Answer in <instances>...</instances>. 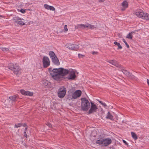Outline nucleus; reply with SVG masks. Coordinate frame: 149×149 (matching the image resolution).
Wrapping results in <instances>:
<instances>
[{
    "label": "nucleus",
    "instance_id": "c9c22d12",
    "mask_svg": "<svg viewBox=\"0 0 149 149\" xmlns=\"http://www.w3.org/2000/svg\"><path fill=\"white\" fill-rule=\"evenodd\" d=\"M64 32H66L68 31V29L67 28V26L66 25H65L64 26Z\"/></svg>",
    "mask_w": 149,
    "mask_h": 149
},
{
    "label": "nucleus",
    "instance_id": "2eb2a0df",
    "mask_svg": "<svg viewBox=\"0 0 149 149\" xmlns=\"http://www.w3.org/2000/svg\"><path fill=\"white\" fill-rule=\"evenodd\" d=\"M108 62L110 64L116 66L117 67L119 66V64L118 63L117 61L115 60H110Z\"/></svg>",
    "mask_w": 149,
    "mask_h": 149
},
{
    "label": "nucleus",
    "instance_id": "7c9ffc66",
    "mask_svg": "<svg viewBox=\"0 0 149 149\" xmlns=\"http://www.w3.org/2000/svg\"><path fill=\"white\" fill-rule=\"evenodd\" d=\"M22 126V124L21 123H18L17 124H15V127L18 128L19 127H20Z\"/></svg>",
    "mask_w": 149,
    "mask_h": 149
},
{
    "label": "nucleus",
    "instance_id": "cd10ccee",
    "mask_svg": "<svg viewBox=\"0 0 149 149\" xmlns=\"http://www.w3.org/2000/svg\"><path fill=\"white\" fill-rule=\"evenodd\" d=\"M80 24V29H84L86 28L87 24Z\"/></svg>",
    "mask_w": 149,
    "mask_h": 149
},
{
    "label": "nucleus",
    "instance_id": "09e8293b",
    "mask_svg": "<svg viewBox=\"0 0 149 149\" xmlns=\"http://www.w3.org/2000/svg\"><path fill=\"white\" fill-rule=\"evenodd\" d=\"M105 0H98L99 2H104Z\"/></svg>",
    "mask_w": 149,
    "mask_h": 149
},
{
    "label": "nucleus",
    "instance_id": "de8ad7c7",
    "mask_svg": "<svg viewBox=\"0 0 149 149\" xmlns=\"http://www.w3.org/2000/svg\"><path fill=\"white\" fill-rule=\"evenodd\" d=\"M28 129V127H26L25 128V129H24V132H26L27 129Z\"/></svg>",
    "mask_w": 149,
    "mask_h": 149
},
{
    "label": "nucleus",
    "instance_id": "6ab92c4d",
    "mask_svg": "<svg viewBox=\"0 0 149 149\" xmlns=\"http://www.w3.org/2000/svg\"><path fill=\"white\" fill-rule=\"evenodd\" d=\"M56 58V59L53 60H52V61L55 65H60V62L59 60L57 58Z\"/></svg>",
    "mask_w": 149,
    "mask_h": 149
},
{
    "label": "nucleus",
    "instance_id": "c03bdc74",
    "mask_svg": "<svg viewBox=\"0 0 149 149\" xmlns=\"http://www.w3.org/2000/svg\"><path fill=\"white\" fill-rule=\"evenodd\" d=\"M53 69H52V68H49L48 70H49V71L50 73V72H52V70Z\"/></svg>",
    "mask_w": 149,
    "mask_h": 149
},
{
    "label": "nucleus",
    "instance_id": "ea45409f",
    "mask_svg": "<svg viewBox=\"0 0 149 149\" xmlns=\"http://www.w3.org/2000/svg\"><path fill=\"white\" fill-rule=\"evenodd\" d=\"M123 142L126 145H128V143H127L125 141V140H123Z\"/></svg>",
    "mask_w": 149,
    "mask_h": 149
},
{
    "label": "nucleus",
    "instance_id": "c756f323",
    "mask_svg": "<svg viewBox=\"0 0 149 149\" xmlns=\"http://www.w3.org/2000/svg\"><path fill=\"white\" fill-rule=\"evenodd\" d=\"M129 76L128 77L132 79H134L135 78V76L134 75H133L132 73H129Z\"/></svg>",
    "mask_w": 149,
    "mask_h": 149
},
{
    "label": "nucleus",
    "instance_id": "0eeeda50",
    "mask_svg": "<svg viewBox=\"0 0 149 149\" xmlns=\"http://www.w3.org/2000/svg\"><path fill=\"white\" fill-rule=\"evenodd\" d=\"M42 63L43 67L47 68L50 65V61L49 58L46 56H44L42 59Z\"/></svg>",
    "mask_w": 149,
    "mask_h": 149
},
{
    "label": "nucleus",
    "instance_id": "3c124183",
    "mask_svg": "<svg viewBox=\"0 0 149 149\" xmlns=\"http://www.w3.org/2000/svg\"><path fill=\"white\" fill-rule=\"evenodd\" d=\"M99 102L101 104H102V103L103 102H102L101 101H99Z\"/></svg>",
    "mask_w": 149,
    "mask_h": 149
},
{
    "label": "nucleus",
    "instance_id": "f03ea898",
    "mask_svg": "<svg viewBox=\"0 0 149 149\" xmlns=\"http://www.w3.org/2000/svg\"><path fill=\"white\" fill-rule=\"evenodd\" d=\"M8 68L16 75H19L21 73L20 68L17 64L10 63L8 65Z\"/></svg>",
    "mask_w": 149,
    "mask_h": 149
},
{
    "label": "nucleus",
    "instance_id": "603ef678",
    "mask_svg": "<svg viewBox=\"0 0 149 149\" xmlns=\"http://www.w3.org/2000/svg\"><path fill=\"white\" fill-rule=\"evenodd\" d=\"M3 17L2 16L0 15V17Z\"/></svg>",
    "mask_w": 149,
    "mask_h": 149
},
{
    "label": "nucleus",
    "instance_id": "dca6fc26",
    "mask_svg": "<svg viewBox=\"0 0 149 149\" xmlns=\"http://www.w3.org/2000/svg\"><path fill=\"white\" fill-rule=\"evenodd\" d=\"M141 18L146 20H149V14L144 12Z\"/></svg>",
    "mask_w": 149,
    "mask_h": 149
},
{
    "label": "nucleus",
    "instance_id": "39448f33",
    "mask_svg": "<svg viewBox=\"0 0 149 149\" xmlns=\"http://www.w3.org/2000/svg\"><path fill=\"white\" fill-rule=\"evenodd\" d=\"M65 46L71 50L77 51L79 48V46L75 44L67 43Z\"/></svg>",
    "mask_w": 149,
    "mask_h": 149
},
{
    "label": "nucleus",
    "instance_id": "a878e982",
    "mask_svg": "<svg viewBox=\"0 0 149 149\" xmlns=\"http://www.w3.org/2000/svg\"><path fill=\"white\" fill-rule=\"evenodd\" d=\"M122 72L124 74L126 75L128 77L129 76V74L130 72H129L125 70L124 69H122Z\"/></svg>",
    "mask_w": 149,
    "mask_h": 149
},
{
    "label": "nucleus",
    "instance_id": "49530a36",
    "mask_svg": "<svg viewBox=\"0 0 149 149\" xmlns=\"http://www.w3.org/2000/svg\"><path fill=\"white\" fill-rule=\"evenodd\" d=\"M22 125L24 127H28V126L26 123L22 124Z\"/></svg>",
    "mask_w": 149,
    "mask_h": 149
},
{
    "label": "nucleus",
    "instance_id": "2f4dec72",
    "mask_svg": "<svg viewBox=\"0 0 149 149\" xmlns=\"http://www.w3.org/2000/svg\"><path fill=\"white\" fill-rule=\"evenodd\" d=\"M122 41L125 43L127 47V48H129V46L127 44V42L124 39H122Z\"/></svg>",
    "mask_w": 149,
    "mask_h": 149
},
{
    "label": "nucleus",
    "instance_id": "b1692460",
    "mask_svg": "<svg viewBox=\"0 0 149 149\" xmlns=\"http://www.w3.org/2000/svg\"><path fill=\"white\" fill-rule=\"evenodd\" d=\"M114 44L117 45L118 47V48L117 49H121L122 48V47L120 45V44L118 42H117L115 41L114 42Z\"/></svg>",
    "mask_w": 149,
    "mask_h": 149
},
{
    "label": "nucleus",
    "instance_id": "6e6552de",
    "mask_svg": "<svg viewBox=\"0 0 149 149\" xmlns=\"http://www.w3.org/2000/svg\"><path fill=\"white\" fill-rule=\"evenodd\" d=\"M91 107L88 112V114H91L94 112H95L97 111L98 108L97 106L93 103L91 102Z\"/></svg>",
    "mask_w": 149,
    "mask_h": 149
},
{
    "label": "nucleus",
    "instance_id": "a19ab883",
    "mask_svg": "<svg viewBox=\"0 0 149 149\" xmlns=\"http://www.w3.org/2000/svg\"><path fill=\"white\" fill-rule=\"evenodd\" d=\"M78 57H79V58H80V57H83V56H84L82 55V54H78Z\"/></svg>",
    "mask_w": 149,
    "mask_h": 149
},
{
    "label": "nucleus",
    "instance_id": "bb28decb",
    "mask_svg": "<svg viewBox=\"0 0 149 149\" xmlns=\"http://www.w3.org/2000/svg\"><path fill=\"white\" fill-rule=\"evenodd\" d=\"M48 81L46 79H44L42 81L43 84L45 86H47V85L48 84Z\"/></svg>",
    "mask_w": 149,
    "mask_h": 149
},
{
    "label": "nucleus",
    "instance_id": "9b49d317",
    "mask_svg": "<svg viewBox=\"0 0 149 149\" xmlns=\"http://www.w3.org/2000/svg\"><path fill=\"white\" fill-rule=\"evenodd\" d=\"M112 142L111 139L109 138L103 139V145L107 146L110 144Z\"/></svg>",
    "mask_w": 149,
    "mask_h": 149
},
{
    "label": "nucleus",
    "instance_id": "9d476101",
    "mask_svg": "<svg viewBox=\"0 0 149 149\" xmlns=\"http://www.w3.org/2000/svg\"><path fill=\"white\" fill-rule=\"evenodd\" d=\"M144 12L142 10L138 9L134 12V14L138 17L141 18Z\"/></svg>",
    "mask_w": 149,
    "mask_h": 149
},
{
    "label": "nucleus",
    "instance_id": "f704fd0d",
    "mask_svg": "<svg viewBox=\"0 0 149 149\" xmlns=\"http://www.w3.org/2000/svg\"><path fill=\"white\" fill-rule=\"evenodd\" d=\"M75 29H80V24H78L77 25H76L75 26Z\"/></svg>",
    "mask_w": 149,
    "mask_h": 149
},
{
    "label": "nucleus",
    "instance_id": "aec40b11",
    "mask_svg": "<svg viewBox=\"0 0 149 149\" xmlns=\"http://www.w3.org/2000/svg\"><path fill=\"white\" fill-rule=\"evenodd\" d=\"M133 32H132L129 33L126 36V38H127L130 39H132L133 38V36L132 35V33H133Z\"/></svg>",
    "mask_w": 149,
    "mask_h": 149
},
{
    "label": "nucleus",
    "instance_id": "473e14b6",
    "mask_svg": "<svg viewBox=\"0 0 149 149\" xmlns=\"http://www.w3.org/2000/svg\"><path fill=\"white\" fill-rule=\"evenodd\" d=\"M44 8L46 9L49 10V6H50L48 5L47 4H45L44 5Z\"/></svg>",
    "mask_w": 149,
    "mask_h": 149
},
{
    "label": "nucleus",
    "instance_id": "e433bc0d",
    "mask_svg": "<svg viewBox=\"0 0 149 149\" xmlns=\"http://www.w3.org/2000/svg\"><path fill=\"white\" fill-rule=\"evenodd\" d=\"M20 11L22 13H24L26 12V10L24 9H21Z\"/></svg>",
    "mask_w": 149,
    "mask_h": 149
},
{
    "label": "nucleus",
    "instance_id": "f257e3e1",
    "mask_svg": "<svg viewBox=\"0 0 149 149\" xmlns=\"http://www.w3.org/2000/svg\"><path fill=\"white\" fill-rule=\"evenodd\" d=\"M68 70L62 68H54L52 70V72H50V75L54 79L60 82L62 77L68 74Z\"/></svg>",
    "mask_w": 149,
    "mask_h": 149
},
{
    "label": "nucleus",
    "instance_id": "79ce46f5",
    "mask_svg": "<svg viewBox=\"0 0 149 149\" xmlns=\"http://www.w3.org/2000/svg\"><path fill=\"white\" fill-rule=\"evenodd\" d=\"M47 125L50 127H51L52 126L51 123H47Z\"/></svg>",
    "mask_w": 149,
    "mask_h": 149
},
{
    "label": "nucleus",
    "instance_id": "4c0bfd02",
    "mask_svg": "<svg viewBox=\"0 0 149 149\" xmlns=\"http://www.w3.org/2000/svg\"><path fill=\"white\" fill-rule=\"evenodd\" d=\"M102 105H103L104 107H107V105L106 103L104 102H103L101 104Z\"/></svg>",
    "mask_w": 149,
    "mask_h": 149
},
{
    "label": "nucleus",
    "instance_id": "4468645a",
    "mask_svg": "<svg viewBox=\"0 0 149 149\" xmlns=\"http://www.w3.org/2000/svg\"><path fill=\"white\" fill-rule=\"evenodd\" d=\"M122 6L123 8H122L121 10L123 11L125 10V9L128 6V3L126 1H124L122 3Z\"/></svg>",
    "mask_w": 149,
    "mask_h": 149
},
{
    "label": "nucleus",
    "instance_id": "5701e85b",
    "mask_svg": "<svg viewBox=\"0 0 149 149\" xmlns=\"http://www.w3.org/2000/svg\"><path fill=\"white\" fill-rule=\"evenodd\" d=\"M49 54L51 58L54 56L55 57L56 56L54 53L53 51H51L49 52Z\"/></svg>",
    "mask_w": 149,
    "mask_h": 149
},
{
    "label": "nucleus",
    "instance_id": "ddd939ff",
    "mask_svg": "<svg viewBox=\"0 0 149 149\" xmlns=\"http://www.w3.org/2000/svg\"><path fill=\"white\" fill-rule=\"evenodd\" d=\"M76 77V75L75 73L74 72H73L70 73L67 78L69 80H74Z\"/></svg>",
    "mask_w": 149,
    "mask_h": 149
},
{
    "label": "nucleus",
    "instance_id": "1a4fd4ad",
    "mask_svg": "<svg viewBox=\"0 0 149 149\" xmlns=\"http://www.w3.org/2000/svg\"><path fill=\"white\" fill-rule=\"evenodd\" d=\"M81 91L79 90H77L72 93V98L71 100L72 99H75L77 98L80 97L81 94Z\"/></svg>",
    "mask_w": 149,
    "mask_h": 149
},
{
    "label": "nucleus",
    "instance_id": "393cba45",
    "mask_svg": "<svg viewBox=\"0 0 149 149\" xmlns=\"http://www.w3.org/2000/svg\"><path fill=\"white\" fill-rule=\"evenodd\" d=\"M96 143L97 144L99 145H103V139H100L97 140L96 141Z\"/></svg>",
    "mask_w": 149,
    "mask_h": 149
},
{
    "label": "nucleus",
    "instance_id": "a18cd8bd",
    "mask_svg": "<svg viewBox=\"0 0 149 149\" xmlns=\"http://www.w3.org/2000/svg\"><path fill=\"white\" fill-rule=\"evenodd\" d=\"M56 58H57V56H55H55H54V57H52V58H51V59H52V60H54V59H56Z\"/></svg>",
    "mask_w": 149,
    "mask_h": 149
},
{
    "label": "nucleus",
    "instance_id": "f3484780",
    "mask_svg": "<svg viewBox=\"0 0 149 149\" xmlns=\"http://www.w3.org/2000/svg\"><path fill=\"white\" fill-rule=\"evenodd\" d=\"M9 98L12 101H15L18 98V96L17 95H14L9 97Z\"/></svg>",
    "mask_w": 149,
    "mask_h": 149
},
{
    "label": "nucleus",
    "instance_id": "4be33fe9",
    "mask_svg": "<svg viewBox=\"0 0 149 149\" xmlns=\"http://www.w3.org/2000/svg\"><path fill=\"white\" fill-rule=\"evenodd\" d=\"M131 134L132 136V137L135 140H137L138 139V137L135 133L134 132H131Z\"/></svg>",
    "mask_w": 149,
    "mask_h": 149
},
{
    "label": "nucleus",
    "instance_id": "c85d7f7f",
    "mask_svg": "<svg viewBox=\"0 0 149 149\" xmlns=\"http://www.w3.org/2000/svg\"><path fill=\"white\" fill-rule=\"evenodd\" d=\"M4 52H6L9 50V49L8 48L1 47L0 48Z\"/></svg>",
    "mask_w": 149,
    "mask_h": 149
},
{
    "label": "nucleus",
    "instance_id": "72a5a7b5",
    "mask_svg": "<svg viewBox=\"0 0 149 149\" xmlns=\"http://www.w3.org/2000/svg\"><path fill=\"white\" fill-rule=\"evenodd\" d=\"M49 10H51L54 11L55 10V8L53 6H49Z\"/></svg>",
    "mask_w": 149,
    "mask_h": 149
},
{
    "label": "nucleus",
    "instance_id": "7ed1b4c3",
    "mask_svg": "<svg viewBox=\"0 0 149 149\" xmlns=\"http://www.w3.org/2000/svg\"><path fill=\"white\" fill-rule=\"evenodd\" d=\"M81 100V109L83 111H86L90 107L91 105L89 102L85 97H82Z\"/></svg>",
    "mask_w": 149,
    "mask_h": 149
},
{
    "label": "nucleus",
    "instance_id": "20e7f679",
    "mask_svg": "<svg viewBox=\"0 0 149 149\" xmlns=\"http://www.w3.org/2000/svg\"><path fill=\"white\" fill-rule=\"evenodd\" d=\"M66 93V88L64 87L60 88L58 91V96L61 98H63L65 96Z\"/></svg>",
    "mask_w": 149,
    "mask_h": 149
},
{
    "label": "nucleus",
    "instance_id": "58836bf2",
    "mask_svg": "<svg viewBox=\"0 0 149 149\" xmlns=\"http://www.w3.org/2000/svg\"><path fill=\"white\" fill-rule=\"evenodd\" d=\"M24 136L27 138H28V136L26 134V132H24Z\"/></svg>",
    "mask_w": 149,
    "mask_h": 149
},
{
    "label": "nucleus",
    "instance_id": "a211bd4d",
    "mask_svg": "<svg viewBox=\"0 0 149 149\" xmlns=\"http://www.w3.org/2000/svg\"><path fill=\"white\" fill-rule=\"evenodd\" d=\"M106 118L107 119H109L111 120H113V116L109 112L107 113Z\"/></svg>",
    "mask_w": 149,
    "mask_h": 149
},
{
    "label": "nucleus",
    "instance_id": "f8f14e48",
    "mask_svg": "<svg viewBox=\"0 0 149 149\" xmlns=\"http://www.w3.org/2000/svg\"><path fill=\"white\" fill-rule=\"evenodd\" d=\"M20 93L23 95L32 96L33 95V93L29 91H25L23 89L20 90Z\"/></svg>",
    "mask_w": 149,
    "mask_h": 149
},
{
    "label": "nucleus",
    "instance_id": "37998d69",
    "mask_svg": "<svg viewBox=\"0 0 149 149\" xmlns=\"http://www.w3.org/2000/svg\"><path fill=\"white\" fill-rule=\"evenodd\" d=\"M92 54L93 55L97 54H98V52H97L94 51L92 52Z\"/></svg>",
    "mask_w": 149,
    "mask_h": 149
},
{
    "label": "nucleus",
    "instance_id": "412c9836",
    "mask_svg": "<svg viewBox=\"0 0 149 149\" xmlns=\"http://www.w3.org/2000/svg\"><path fill=\"white\" fill-rule=\"evenodd\" d=\"M86 28H88L91 29H93L94 28H96V27L94 25H92L90 24H87Z\"/></svg>",
    "mask_w": 149,
    "mask_h": 149
},
{
    "label": "nucleus",
    "instance_id": "8fccbe9b",
    "mask_svg": "<svg viewBox=\"0 0 149 149\" xmlns=\"http://www.w3.org/2000/svg\"><path fill=\"white\" fill-rule=\"evenodd\" d=\"M147 82L149 86V79H147Z\"/></svg>",
    "mask_w": 149,
    "mask_h": 149
},
{
    "label": "nucleus",
    "instance_id": "423d86ee",
    "mask_svg": "<svg viewBox=\"0 0 149 149\" xmlns=\"http://www.w3.org/2000/svg\"><path fill=\"white\" fill-rule=\"evenodd\" d=\"M22 19H23L19 18V17H14L13 19V20L14 22L16 23L17 24L21 26L25 24V23L22 20Z\"/></svg>",
    "mask_w": 149,
    "mask_h": 149
}]
</instances>
